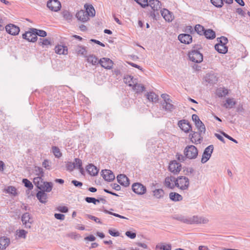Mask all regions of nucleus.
Here are the masks:
<instances>
[{
  "instance_id": "cd10ccee",
  "label": "nucleus",
  "mask_w": 250,
  "mask_h": 250,
  "mask_svg": "<svg viewBox=\"0 0 250 250\" xmlns=\"http://www.w3.org/2000/svg\"><path fill=\"white\" fill-rule=\"evenodd\" d=\"M145 96L149 102L152 103H156L159 99L158 96L154 92H147Z\"/></svg>"
},
{
  "instance_id": "774afa93",
  "label": "nucleus",
  "mask_w": 250,
  "mask_h": 250,
  "mask_svg": "<svg viewBox=\"0 0 250 250\" xmlns=\"http://www.w3.org/2000/svg\"><path fill=\"white\" fill-rule=\"evenodd\" d=\"M58 210L62 213H66L68 211V208L65 206H60L58 208Z\"/></svg>"
},
{
  "instance_id": "4c0bfd02",
  "label": "nucleus",
  "mask_w": 250,
  "mask_h": 250,
  "mask_svg": "<svg viewBox=\"0 0 250 250\" xmlns=\"http://www.w3.org/2000/svg\"><path fill=\"white\" fill-rule=\"evenodd\" d=\"M216 94L219 97H223L228 94V91L227 89L220 87L217 89Z\"/></svg>"
},
{
  "instance_id": "4468645a",
  "label": "nucleus",
  "mask_w": 250,
  "mask_h": 250,
  "mask_svg": "<svg viewBox=\"0 0 250 250\" xmlns=\"http://www.w3.org/2000/svg\"><path fill=\"white\" fill-rule=\"evenodd\" d=\"M99 63L102 67L107 69H110L112 68L113 65V61L109 58H103L99 61Z\"/></svg>"
},
{
  "instance_id": "412c9836",
  "label": "nucleus",
  "mask_w": 250,
  "mask_h": 250,
  "mask_svg": "<svg viewBox=\"0 0 250 250\" xmlns=\"http://www.w3.org/2000/svg\"><path fill=\"white\" fill-rule=\"evenodd\" d=\"M176 179V178L173 176L166 177L164 182V185L169 189H173L175 187L174 184Z\"/></svg>"
},
{
  "instance_id": "5fc2aeb1",
  "label": "nucleus",
  "mask_w": 250,
  "mask_h": 250,
  "mask_svg": "<svg viewBox=\"0 0 250 250\" xmlns=\"http://www.w3.org/2000/svg\"><path fill=\"white\" fill-rule=\"evenodd\" d=\"M62 15L64 19L66 20H70L72 18V15L70 14V13L67 11L64 10L62 12Z\"/></svg>"
},
{
  "instance_id": "e433bc0d",
  "label": "nucleus",
  "mask_w": 250,
  "mask_h": 250,
  "mask_svg": "<svg viewBox=\"0 0 250 250\" xmlns=\"http://www.w3.org/2000/svg\"><path fill=\"white\" fill-rule=\"evenodd\" d=\"M85 58H87V62L93 65H96L99 63L98 58H97L95 55H90L89 56H86Z\"/></svg>"
},
{
  "instance_id": "7ed1b4c3",
  "label": "nucleus",
  "mask_w": 250,
  "mask_h": 250,
  "mask_svg": "<svg viewBox=\"0 0 250 250\" xmlns=\"http://www.w3.org/2000/svg\"><path fill=\"white\" fill-rule=\"evenodd\" d=\"M149 5L153 10V12H151L150 16L157 20L156 17L159 16V10L161 9V3L158 0H150L148 2V6Z\"/></svg>"
},
{
  "instance_id": "20e7f679",
  "label": "nucleus",
  "mask_w": 250,
  "mask_h": 250,
  "mask_svg": "<svg viewBox=\"0 0 250 250\" xmlns=\"http://www.w3.org/2000/svg\"><path fill=\"white\" fill-rule=\"evenodd\" d=\"M198 149L193 145L187 146L184 149V153L189 159H195L198 155Z\"/></svg>"
},
{
  "instance_id": "aec40b11",
  "label": "nucleus",
  "mask_w": 250,
  "mask_h": 250,
  "mask_svg": "<svg viewBox=\"0 0 250 250\" xmlns=\"http://www.w3.org/2000/svg\"><path fill=\"white\" fill-rule=\"evenodd\" d=\"M118 182L121 185L125 187L129 185V179L125 174H119L117 177Z\"/></svg>"
},
{
  "instance_id": "69168bd1",
  "label": "nucleus",
  "mask_w": 250,
  "mask_h": 250,
  "mask_svg": "<svg viewBox=\"0 0 250 250\" xmlns=\"http://www.w3.org/2000/svg\"><path fill=\"white\" fill-rule=\"evenodd\" d=\"M66 167L67 170L71 171L75 168V166L73 163L69 162L66 164Z\"/></svg>"
},
{
  "instance_id": "603ef678",
  "label": "nucleus",
  "mask_w": 250,
  "mask_h": 250,
  "mask_svg": "<svg viewBox=\"0 0 250 250\" xmlns=\"http://www.w3.org/2000/svg\"><path fill=\"white\" fill-rule=\"evenodd\" d=\"M66 236L68 237H70L71 239H73L75 240L81 238V235L79 234H77L76 232H72L69 233H67Z\"/></svg>"
},
{
  "instance_id": "a211bd4d",
  "label": "nucleus",
  "mask_w": 250,
  "mask_h": 250,
  "mask_svg": "<svg viewBox=\"0 0 250 250\" xmlns=\"http://www.w3.org/2000/svg\"><path fill=\"white\" fill-rule=\"evenodd\" d=\"M178 40L181 43L188 44L192 41V36L188 34H181L178 37Z\"/></svg>"
},
{
  "instance_id": "dca6fc26",
  "label": "nucleus",
  "mask_w": 250,
  "mask_h": 250,
  "mask_svg": "<svg viewBox=\"0 0 250 250\" xmlns=\"http://www.w3.org/2000/svg\"><path fill=\"white\" fill-rule=\"evenodd\" d=\"M32 31L35 33V37H32L31 38L30 41L32 42H35L37 41V36L41 37H45L47 36L46 32L42 30L32 28Z\"/></svg>"
},
{
  "instance_id": "2f4dec72",
  "label": "nucleus",
  "mask_w": 250,
  "mask_h": 250,
  "mask_svg": "<svg viewBox=\"0 0 250 250\" xmlns=\"http://www.w3.org/2000/svg\"><path fill=\"white\" fill-rule=\"evenodd\" d=\"M203 35L208 39H213L215 38V32L212 29L206 30L203 33Z\"/></svg>"
},
{
  "instance_id": "393cba45",
  "label": "nucleus",
  "mask_w": 250,
  "mask_h": 250,
  "mask_svg": "<svg viewBox=\"0 0 250 250\" xmlns=\"http://www.w3.org/2000/svg\"><path fill=\"white\" fill-rule=\"evenodd\" d=\"M76 16L78 20L83 22H85L89 19L88 17L84 10H80L78 12Z\"/></svg>"
},
{
  "instance_id": "de8ad7c7",
  "label": "nucleus",
  "mask_w": 250,
  "mask_h": 250,
  "mask_svg": "<svg viewBox=\"0 0 250 250\" xmlns=\"http://www.w3.org/2000/svg\"><path fill=\"white\" fill-rule=\"evenodd\" d=\"M22 183L25 187L27 188L29 190H31L33 188V185L32 183L28 180L27 179H23Z\"/></svg>"
},
{
  "instance_id": "0eeeda50",
  "label": "nucleus",
  "mask_w": 250,
  "mask_h": 250,
  "mask_svg": "<svg viewBox=\"0 0 250 250\" xmlns=\"http://www.w3.org/2000/svg\"><path fill=\"white\" fill-rule=\"evenodd\" d=\"M214 149L213 146L210 145L207 147L203 152L201 159V163L204 164L206 163L210 158L211 154Z\"/></svg>"
},
{
  "instance_id": "c9c22d12",
  "label": "nucleus",
  "mask_w": 250,
  "mask_h": 250,
  "mask_svg": "<svg viewBox=\"0 0 250 250\" xmlns=\"http://www.w3.org/2000/svg\"><path fill=\"white\" fill-rule=\"evenodd\" d=\"M172 102H163L162 104L163 108L167 111H172L174 108L175 106L171 103Z\"/></svg>"
},
{
  "instance_id": "bf43d9fd",
  "label": "nucleus",
  "mask_w": 250,
  "mask_h": 250,
  "mask_svg": "<svg viewBox=\"0 0 250 250\" xmlns=\"http://www.w3.org/2000/svg\"><path fill=\"white\" fill-rule=\"evenodd\" d=\"M27 233V231L24 229H20L18 232V235L19 238H25L26 237Z\"/></svg>"
},
{
  "instance_id": "864d4df0",
  "label": "nucleus",
  "mask_w": 250,
  "mask_h": 250,
  "mask_svg": "<svg viewBox=\"0 0 250 250\" xmlns=\"http://www.w3.org/2000/svg\"><path fill=\"white\" fill-rule=\"evenodd\" d=\"M85 201L88 203H93L94 205H96L97 203H99V200H97L94 197H86L85 198Z\"/></svg>"
},
{
  "instance_id": "09e8293b",
  "label": "nucleus",
  "mask_w": 250,
  "mask_h": 250,
  "mask_svg": "<svg viewBox=\"0 0 250 250\" xmlns=\"http://www.w3.org/2000/svg\"><path fill=\"white\" fill-rule=\"evenodd\" d=\"M210 1L214 6L218 8L222 7L224 4L223 0H210Z\"/></svg>"
},
{
  "instance_id": "37998d69",
  "label": "nucleus",
  "mask_w": 250,
  "mask_h": 250,
  "mask_svg": "<svg viewBox=\"0 0 250 250\" xmlns=\"http://www.w3.org/2000/svg\"><path fill=\"white\" fill-rule=\"evenodd\" d=\"M206 29L202 25L200 24H196L194 27V31L197 32L200 35H203V33Z\"/></svg>"
},
{
  "instance_id": "0e129e2a",
  "label": "nucleus",
  "mask_w": 250,
  "mask_h": 250,
  "mask_svg": "<svg viewBox=\"0 0 250 250\" xmlns=\"http://www.w3.org/2000/svg\"><path fill=\"white\" fill-rule=\"evenodd\" d=\"M221 133L225 137L227 138L229 140L234 142L235 143H236V144L238 143V142L236 140L234 139L231 136H229L228 134L225 133L224 132H221Z\"/></svg>"
},
{
  "instance_id": "680f3d73",
  "label": "nucleus",
  "mask_w": 250,
  "mask_h": 250,
  "mask_svg": "<svg viewBox=\"0 0 250 250\" xmlns=\"http://www.w3.org/2000/svg\"><path fill=\"white\" fill-rule=\"evenodd\" d=\"M108 233L112 236L117 237L120 236V232L114 229H109Z\"/></svg>"
},
{
  "instance_id": "8fccbe9b",
  "label": "nucleus",
  "mask_w": 250,
  "mask_h": 250,
  "mask_svg": "<svg viewBox=\"0 0 250 250\" xmlns=\"http://www.w3.org/2000/svg\"><path fill=\"white\" fill-rule=\"evenodd\" d=\"M16 190L17 189L16 188L13 186H9L5 189V191L7 193L11 194L14 195H16L17 194Z\"/></svg>"
},
{
  "instance_id": "473e14b6",
  "label": "nucleus",
  "mask_w": 250,
  "mask_h": 250,
  "mask_svg": "<svg viewBox=\"0 0 250 250\" xmlns=\"http://www.w3.org/2000/svg\"><path fill=\"white\" fill-rule=\"evenodd\" d=\"M75 51L78 55L83 56L84 57H86L87 51L85 47L82 46H77L76 47Z\"/></svg>"
},
{
  "instance_id": "3c124183",
  "label": "nucleus",
  "mask_w": 250,
  "mask_h": 250,
  "mask_svg": "<svg viewBox=\"0 0 250 250\" xmlns=\"http://www.w3.org/2000/svg\"><path fill=\"white\" fill-rule=\"evenodd\" d=\"M217 41L219 42L217 44L226 45V44L228 42V38L224 36L218 38Z\"/></svg>"
},
{
  "instance_id": "338daca9",
  "label": "nucleus",
  "mask_w": 250,
  "mask_h": 250,
  "mask_svg": "<svg viewBox=\"0 0 250 250\" xmlns=\"http://www.w3.org/2000/svg\"><path fill=\"white\" fill-rule=\"evenodd\" d=\"M54 216L55 218L60 220H63L65 218L64 215L61 213H55Z\"/></svg>"
},
{
  "instance_id": "5701e85b",
  "label": "nucleus",
  "mask_w": 250,
  "mask_h": 250,
  "mask_svg": "<svg viewBox=\"0 0 250 250\" xmlns=\"http://www.w3.org/2000/svg\"><path fill=\"white\" fill-rule=\"evenodd\" d=\"M86 170L91 176H96L99 172V169L92 164H89L87 166Z\"/></svg>"
},
{
  "instance_id": "c756f323",
  "label": "nucleus",
  "mask_w": 250,
  "mask_h": 250,
  "mask_svg": "<svg viewBox=\"0 0 250 250\" xmlns=\"http://www.w3.org/2000/svg\"><path fill=\"white\" fill-rule=\"evenodd\" d=\"M171 200L174 202L180 201L183 200V197L181 195L175 192H171L169 195Z\"/></svg>"
},
{
  "instance_id": "9d476101",
  "label": "nucleus",
  "mask_w": 250,
  "mask_h": 250,
  "mask_svg": "<svg viewBox=\"0 0 250 250\" xmlns=\"http://www.w3.org/2000/svg\"><path fill=\"white\" fill-rule=\"evenodd\" d=\"M181 165L177 162L176 160L170 162L168 166V170L174 174H178L181 170Z\"/></svg>"
},
{
  "instance_id": "2eb2a0df",
  "label": "nucleus",
  "mask_w": 250,
  "mask_h": 250,
  "mask_svg": "<svg viewBox=\"0 0 250 250\" xmlns=\"http://www.w3.org/2000/svg\"><path fill=\"white\" fill-rule=\"evenodd\" d=\"M5 29L8 33L14 36L18 35L20 31V28L13 24L7 25Z\"/></svg>"
},
{
  "instance_id": "e2e57ef3",
  "label": "nucleus",
  "mask_w": 250,
  "mask_h": 250,
  "mask_svg": "<svg viewBox=\"0 0 250 250\" xmlns=\"http://www.w3.org/2000/svg\"><path fill=\"white\" fill-rule=\"evenodd\" d=\"M125 234L127 237L131 239H134L136 236V233L131 231H126Z\"/></svg>"
},
{
  "instance_id": "f03ea898",
  "label": "nucleus",
  "mask_w": 250,
  "mask_h": 250,
  "mask_svg": "<svg viewBox=\"0 0 250 250\" xmlns=\"http://www.w3.org/2000/svg\"><path fill=\"white\" fill-rule=\"evenodd\" d=\"M174 186L182 190H187L189 186L188 178L184 176H178L175 181Z\"/></svg>"
},
{
  "instance_id": "6e6552de",
  "label": "nucleus",
  "mask_w": 250,
  "mask_h": 250,
  "mask_svg": "<svg viewBox=\"0 0 250 250\" xmlns=\"http://www.w3.org/2000/svg\"><path fill=\"white\" fill-rule=\"evenodd\" d=\"M191 133L189 135V137L192 143L195 144H201L203 140V137L202 135L204 134L203 133L193 131L191 130Z\"/></svg>"
},
{
  "instance_id": "4be33fe9",
  "label": "nucleus",
  "mask_w": 250,
  "mask_h": 250,
  "mask_svg": "<svg viewBox=\"0 0 250 250\" xmlns=\"http://www.w3.org/2000/svg\"><path fill=\"white\" fill-rule=\"evenodd\" d=\"M45 191L39 190L36 194V197L39 201L45 204L47 202V194Z\"/></svg>"
},
{
  "instance_id": "4d7b16f0",
  "label": "nucleus",
  "mask_w": 250,
  "mask_h": 250,
  "mask_svg": "<svg viewBox=\"0 0 250 250\" xmlns=\"http://www.w3.org/2000/svg\"><path fill=\"white\" fill-rule=\"evenodd\" d=\"M137 3L140 4L142 7H145L148 6V0H134Z\"/></svg>"
},
{
  "instance_id": "b1692460",
  "label": "nucleus",
  "mask_w": 250,
  "mask_h": 250,
  "mask_svg": "<svg viewBox=\"0 0 250 250\" xmlns=\"http://www.w3.org/2000/svg\"><path fill=\"white\" fill-rule=\"evenodd\" d=\"M10 244V239L6 236L0 237V249H5Z\"/></svg>"
},
{
  "instance_id": "f8f14e48",
  "label": "nucleus",
  "mask_w": 250,
  "mask_h": 250,
  "mask_svg": "<svg viewBox=\"0 0 250 250\" xmlns=\"http://www.w3.org/2000/svg\"><path fill=\"white\" fill-rule=\"evenodd\" d=\"M21 221L26 228H30L33 223L31 215L28 212L23 213L21 216Z\"/></svg>"
},
{
  "instance_id": "58836bf2",
  "label": "nucleus",
  "mask_w": 250,
  "mask_h": 250,
  "mask_svg": "<svg viewBox=\"0 0 250 250\" xmlns=\"http://www.w3.org/2000/svg\"><path fill=\"white\" fill-rule=\"evenodd\" d=\"M196 127L197 128L198 130L201 133H205L206 131V127L205 125L203 123V122L200 120L198 121V122H196L195 123Z\"/></svg>"
},
{
  "instance_id": "f704fd0d",
  "label": "nucleus",
  "mask_w": 250,
  "mask_h": 250,
  "mask_svg": "<svg viewBox=\"0 0 250 250\" xmlns=\"http://www.w3.org/2000/svg\"><path fill=\"white\" fill-rule=\"evenodd\" d=\"M156 250H171V246L170 244H165L160 243L156 246Z\"/></svg>"
},
{
  "instance_id": "72a5a7b5",
  "label": "nucleus",
  "mask_w": 250,
  "mask_h": 250,
  "mask_svg": "<svg viewBox=\"0 0 250 250\" xmlns=\"http://www.w3.org/2000/svg\"><path fill=\"white\" fill-rule=\"evenodd\" d=\"M214 47L219 53L225 54L228 51V47L226 45L215 44Z\"/></svg>"
},
{
  "instance_id": "6ab92c4d",
  "label": "nucleus",
  "mask_w": 250,
  "mask_h": 250,
  "mask_svg": "<svg viewBox=\"0 0 250 250\" xmlns=\"http://www.w3.org/2000/svg\"><path fill=\"white\" fill-rule=\"evenodd\" d=\"M217 75L214 73H208L205 77V80L210 84H214L218 81Z\"/></svg>"
},
{
  "instance_id": "bb28decb",
  "label": "nucleus",
  "mask_w": 250,
  "mask_h": 250,
  "mask_svg": "<svg viewBox=\"0 0 250 250\" xmlns=\"http://www.w3.org/2000/svg\"><path fill=\"white\" fill-rule=\"evenodd\" d=\"M84 8L86 9L85 13L87 16L94 17L95 15V10L94 7L91 4H85Z\"/></svg>"
},
{
  "instance_id": "ddd939ff",
  "label": "nucleus",
  "mask_w": 250,
  "mask_h": 250,
  "mask_svg": "<svg viewBox=\"0 0 250 250\" xmlns=\"http://www.w3.org/2000/svg\"><path fill=\"white\" fill-rule=\"evenodd\" d=\"M178 125L179 127L185 132L188 133L192 130L191 125L188 121L186 120L179 121L178 122Z\"/></svg>"
},
{
  "instance_id": "a878e982",
  "label": "nucleus",
  "mask_w": 250,
  "mask_h": 250,
  "mask_svg": "<svg viewBox=\"0 0 250 250\" xmlns=\"http://www.w3.org/2000/svg\"><path fill=\"white\" fill-rule=\"evenodd\" d=\"M161 15L163 17L165 20L167 21H171L173 20L171 13L169 11L166 9H163L161 10Z\"/></svg>"
},
{
  "instance_id": "f3484780",
  "label": "nucleus",
  "mask_w": 250,
  "mask_h": 250,
  "mask_svg": "<svg viewBox=\"0 0 250 250\" xmlns=\"http://www.w3.org/2000/svg\"><path fill=\"white\" fill-rule=\"evenodd\" d=\"M102 173L103 178L106 181L110 182L115 179V175L113 172L110 170H102Z\"/></svg>"
},
{
  "instance_id": "a19ab883",
  "label": "nucleus",
  "mask_w": 250,
  "mask_h": 250,
  "mask_svg": "<svg viewBox=\"0 0 250 250\" xmlns=\"http://www.w3.org/2000/svg\"><path fill=\"white\" fill-rule=\"evenodd\" d=\"M52 152L56 158H59L62 156V153L59 148L56 146L52 147Z\"/></svg>"
},
{
  "instance_id": "6e6d98bb",
  "label": "nucleus",
  "mask_w": 250,
  "mask_h": 250,
  "mask_svg": "<svg viewBox=\"0 0 250 250\" xmlns=\"http://www.w3.org/2000/svg\"><path fill=\"white\" fill-rule=\"evenodd\" d=\"M176 158L180 162H184L188 158H187L186 155H183L179 153H176Z\"/></svg>"
},
{
  "instance_id": "c85d7f7f",
  "label": "nucleus",
  "mask_w": 250,
  "mask_h": 250,
  "mask_svg": "<svg viewBox=\"0 0 250 250\" xmlns=\"http://www.w3.org/2000/svg\"><path fill=\"white\" fill-rule=\"evenodd\" d=\"M55 51L57 54L65 55L67 54V47L66 46L58 45L55 46Z\"/></svg>"
},
{
  "instance_id": "f257e3e1",
  "label": "nucleus",
  "mask_w": 250,
  "mask_h": 250,
  "mask_svg": "<svg viewBox=\"0 0 250 250\" xmlns=\"http://www.w3.org/2000/svg\"><path fill=\"white\" fill-rule=\"evenodd\" d=\"M33 183L41 191L49 192L52 190L53 188V185L52 182L44 181L41 177L34 178Z\"/></svg>"
},
{
  "instance_id": "39448f33",
  "label": "nucleus",
  "mask_w": 250,
  "mask_h": 250,
  "mask_svg": "<svg viewBox=\"0 0 250 250\" xmlns=\"http://www.w3.org/2000/svg\"><path fill=\"white\" fill-rule=\"evenodd\" d=\"M189 60L194 62L200 63L203 61V55L200 51L191 50L188 53Z\"/></svg>"
},
{
  "instance_id": "1a4fd4ad",
  "label": "nucleus",
  "mask_w": 250,
  "mask_h": 250,
  "mask_svg": "<svg viewBox=\"0 0 250 250\" xmlns=\"http://www.w3.org/2000/svg\"><path fill=\"white\" fill-rule=\"evenodd\" d=\"M133 191L138 195H143L146 191V187L140 183H135L132 186Z\"/></svg>"
},
{
  "instance_id": "a18cd8bd",
  "label": "nucleus",
  "mask_w": 250,
  "mask_h": 250,
  "mask_svg": "<svg viewBox=\"0 0 250 250\" xmlns=\"http://www.w3.org/2000/svg\"><path fill=\"white\" fill-rule=\"evenodd\" d=\"M39 45L44 46H47L51 44L50 41L47 39H42L40 38L39 41L38 42Z\"/></svg>"
},
{
  "instance_id": "ea45409f",
  "label": "nucleus",
  "mask_w": 250,
  "mask_h": 250,
  "mask_svg": "<svg viewBox=\"0 0 250 250\" xmlns=\"http://www.w3.org/2000/svg\"><path fill=\"white\" fill-rule=\"evenodd\" d=\"M133 89L136 90L137 93H140L145 90V87L141 83H135L133 85Z\"/></svg>"
},
{
  "instance_id": "49530a36",
  "label": "nucleus",
  "mask_w": 250,
  "mask_h": 250,
  "mask_svg": "<svg viewBox=\"0 0 250 250\" xmlns=\"http://www.w3.org/2000/svg\"><path fill=\"white\" fill-rule=\"evenodd\" d=\"M34 171L38 177H41L42 178L43 177L44 171L42 167L36 166L35 167Z\"/></svg>"
},
{
  "instance_id": "c03bdc74",
  "label": "nucleus",
  "mask_w": 250,
  "mask_h": 250,
  "mask_svg": "<svg viewBox=\"0 0 250 250\" xmlns=\"http://www.w3.org/2000/svg\"><path fill=\"white\" fill-rule=\"evenodd\" d=\"M174 218L183 223L188 224L189 217H186L183 215H179L174 217Z\"/></svg>"
},
{
  "instance_id": "13d9d810",
  "label": "nucleus",
  "mask_w": 250,
  "mask_h": 250,
  "mask_svg": "<svg viewBox=\"0 0 250 250\" xmlns=\"http://www.w3.org/2000/svg\"><path fill=\"white\" fill-rule=\"evenodd\" d=\"M85 216L88 218L94 221L97 223H98L100 224H102V222L100 221V220L98 218H97L95 216H94L90 215V214H86Z\"/></svg>"
},
{
  "instance_id": "7c9ffc66",
  "label": "nucleus",
  "mask_w": 250,
  "mask_h": 250,
  "mask_svg": "<svg viewBox=\"0 0 250 250\" xmlns=\"http://www.w3.org/2000/svg\"><path fill=\"white\" fill-rule=\"evenodd\" d=\"M153 195L157 199H161L164 197L165 191L162 188L155 189L152 191Z\"/></svg>"
},
{
  "instance_id": "423d86ee",
  "label": "nucleus",
  "mask_w": 250,
  "mask_h": 250,
  "mask_svg": "<svg viewBox=\"0 0 250 250\" xmlns=\"http://www.w3.org/2000/svg\"><path fill=\"white\" fill-rule=\"evenodd\" d=\"M208 221V219L206 217L199 216L198 215H194L192 217H189L188 224H207Z\"/></svg>"
},
{
  "instance_id": "79ce46f5",
  "label": "nucleus",
  "mask_w": 250,
  "mask_h": 250,
  "mask_svg": "<svg viewBox=\"0 0 250 250\" xmlns=\"http://www.w3.org/2000/svg\"><path fill=\"white\" fill-rule=\"evenodd\" d=\"M236 102L233 101L232 99L228 98L226 100V103L224 104V106L226 108H232L235 104Z\"/></svg>"
},
{
  "instance_id": "9b49d317",
  "label": "nucleus",
  "mask_w": 250,
  "mask_h": 250,
  "mask_svg": "<svg viewBox=\"0 0 250 250\" xmlns=\"http://www.w3.org/2000/svg\"><path fill=\"white\" fill-rule=\"evenodd\" d=\"M47 7L50 10L57 12L60 10L61 4L58 0H49L47 2Z\"/></svg>"
},
{
  "instance_id": "052dcab7",
  "label": "nucleus",
  "mask_w": 250,
  "mask_h": 250,
  "mask_svg": "<svg viewBox=\"0 0 250 250\" xmlns=\"http://www.w3.org/2000/svg\"><path fill=\"white\" fill-rule=\"evenodd\" d=\"M75 166V168H78L79 167H81L82 166V162L79 158H75L74 163Z\"/></svg>"
}]
</instances>
